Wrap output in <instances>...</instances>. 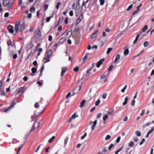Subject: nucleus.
Wrapping results in <instances>:
<instances>
[{"mask_svg":"<svg viewBox=\"0 0 154 154\" xmlns=\"http://www.w3.org/2000/svg\"><path fill=\"white\" fill-rule=\"evenodd\" d=\"M21 21H17L15 23V31L16 32L20 31L21 32H23L25 27L23 25L21 24Z\"/></svg>","mask_w":154,"mask_h":154,"instance_id":"obj_1","label":"nucleus"},{"mask_svg":"<svg viewBox=\"0 0 154 154\" xmlns=\"http://www.w3.org/2000/svg\"><path fill=\"white\" fill-rule=\"evenodd\" d=\"M81 86L76 87L73 91L72 95L73 96L74 94H78L81 90Z\"/></svg>","mask_w":154,"mask_h":154,"instance_id":"obj_2","label":"nucleus"},{"mask_svg":"<svg viewBox=\"0 0 154 154\" xmlns=\"http://www.w3.org/2000/svg\"><path fill=\"white\" fill-rule=\"evenodd\" d=\"M79 116L76 114V113H74L70 118L68 120V122H70L71 121L73 120L74 119H75L76 117H78Z\"/></svg>","mask_w":154,"mask_h":154,"instance_id":"obj_3","label":"nucleus"},{"mask_svg":"<svg viewBox=\"0 0 154 154\" xmlns=\"http://www.w3.org/2000/svg\"><path fill=\"white\" fill-rule=\"evenodd\" d=\"M104 59H102L98 62L97 63V67L98 68H99L100 66L102 64V63L104 61Z\"/></svg>","mask_w":154,"mask_h":154,"instance_id":"obj_4","label":"nucleus"},{"mask_svg":"<svg viewBox=\"0 0 154 154\" xmlns=\"http://www.w3.org/2000/svg\"><path fill=\"white\" fill-rule=\"evenodd\" d=\"M67 71V69L65 67H63L61 69V76H63V75Z\"/></svg>","mask_w":154,"mask_h":154,"instance_id":"obj_5","label":"nucleus"},{"mask_svg":"<svg viewBox=\"0 0 154 154\" xmlns=\"http://www.w3.org/2000/svg\"><path fill=\"white\" fill-rule=\"evenodd\" d=\"M41 124V123L38 120H36L34 124H35V126H37V128H38L39 127Z\"/></svg>","mask_w":154,"mask_h":154,"instance_id":"obj_6","label":"nucleus"},{"mask_svg":"<svg viewBox=\"0 0 154 154\" xmlns=\"http://www.w3.org/2000/svg\"><path fill=\"white\" fill-rule=\"evenodd\" d=\"M98 33V30H97L96 31L92 34V35H91V39H92L93 38H94L97 35Z\"/></svg>","mask_w":154,"mask_h":154,"instance_id":"obj_7","label":"nucleus"},{"mask_svg":"<svg viewBox=\"0 0 154 154\" xmlns=\"http://www.w3.org/2000/svg\"><path fill=\"white\" fill-rule=\"evenodd\" d=\"M52 54L51 50L50 49L47 51V56L48 57H50Z\"/></svg>","mask_w":154,"mask_h":154,"instance_id":"obj_8","label":"nucleus"},{"mask_svg":"<svg viewBox=\"0 0 154 154\" xmlns=\"http://www.w3.org/2000/svg\"><path fill=\"white\" fill-rule=\"evenodd\" d=\"M120 57L121 55L120 54H117L116 57L114 61V63H115L119 60L120 58Z\"/></svg>","mask_w":154,"mask_h":154,"instance_id":"obj_9","label":"nucleus"},{"mask_svg":"<svg viewBox=\"0 0 154 154\" xmlns=\"http://www.w3.org/2000/svg\"><path fill=\"white\" fill-rule=\"evenodd\" d=\"M49 57H48L47 56L45 57H44L43 59V61L44 63H46L50 61V60L49 59Z\"/></svg>","mask_w":154,"mask_h":154,"instance_id":"obj_10","label":"nucleus"},{"mask_svg":"<svg viewBox=\"0 0 154 154\" xmlns=\"http://www.w3.org/2000/svg\"><path fill=\"white\" fill-rule=\"evenodd\" d=\"M151 124V122H148L143 125L142 128L143 129H144L146 127L149 126Z\"/></svg>","mask_w":154,"mask_h":154,"instance_id":"obj_11","label":"nucleus"},{"mask_svg":"<svg viewBox=\"0 0 154 154\" xmlns=\"http://www.w3.org/2000/svg\"><path fill=\"white\" fill-rule=\"evenodd\" d=\"M97 120H95L94 122H93V125L91 127V128L92 130H93L94 129L95 127L97 124Z\"/></svg>","mask_w":154,"mask_h":154,"instance_id":"obj_12","label":"nucleus"},{"mask_svg":"<svg viewBox=\"0 0 154 154\" xmlns=\"http://www.w3.org/2000/svg\"><path fill=\"white\" fill-rule=\"evenodd\" d=\"M9 2V1L8 0H3V5L4 6H7Z\"/></svg>","mask_w":154,"mask_h":154,"instance_id":"obj_13","label":"nucleus"},{"mask_svg":"<svg viewBox=\"0 0 154 154\" xmlns=\"http://www.w3.org/2000/svg\"><path fill=\"white\" fill-rule=\"evenodd\" d=\"M33 45H32V43H30L27 45L26 48L28 49H29L32 48L33 47Z\"/></svg>","mask_w":154,"mask_h":154,"instance_id":"obj_14","label":"nucleus"},{"mask_svg":"<svg viewBox=\"0 0 154 154\" xmlns=\"http://www.w3.org/2000/svg\"><path fill=\"white\" fill-rule=\"evenodd\" d=\"M75 45H78L79 43V38L78 37H75Z\"/></svg>","mask_w":154,"mask_h":154,"instance_id":"obj_15","label":"nucleus"},{"mask_svg":"<svg viewBox=\"0 0 154 154\" xmlns=\"http://www.w3.org/2000/svg\"><path fill=\"white\" fill-rule=\"evenodd\" d=\"M72 31H69L67 33L66 35V37L69 38L70 37L72 34Z\"/></svg>","mask_w":154,"mask_h":154,"instance_id":"obj_16","label":"nucleus"},{"mask_svg":"<svg viewBox=\"0 0 154 154\" xmlns=\"http://www.w3.org/2000/svg\"><path fill=\"white\" fill-rule=\"evenodd\" d=\"M86 100H82V101L81 102L80 105V107H82L84 106V105L85 104V103L86 102Z\"/></svg>","mask_w":154,"mask_h":154,"instance_id":"obj_17","label":"nucleus"},{"mask_svg":"<svg viewBox=\"0 0 154 154\" xmlns=\"http://www.w3.org/2000/svg\"><path fill=\"white\" fill-rule=\"evenodd\" d=\"M129 52V51L128 48H127V49H125V51H124V55L125 56H126V55H127L128 54Z\"/></svg>","mask_w":154,"mask_h":154,"instance_id":"obj_18","label":"nucleus"},{"mask_svg":"<svg viewBox=\"0 0 154 154\" xmlns=\"http://www.w3.org/2000/svg\"><path fill=\"white\" fill-rule=\"evenodd\" d=\"M140 36V34H138L135 38V40L133 42L134 44H135L136 42L138 40L139 36Z\"/></svg>","mask_w":154,"mask_h":154,"instance_id":"obj_19","label":"nucleus"},{"mask_svg":"<svg viewBox=\"0 0 154 154\" xmlns=\"http://www.w3.org/2000/svg\"><path fill=\"white\" fill-rule=\"evenodd\" d=\"M134 145V143L133 141H131L128 144V146L130 147H133Z\"/></svg>","mask_w":154,"mask_h":154,"instance_id":"obj_20","label":"nucleus"},{"mask_svg":"<svg viewBox=\"0 0 154 154\" xmlns=\"http://www.w3.org/2000/svg\"><path fill=\"white\" fill-rule=\"evenodd\" d=\"M148 26L147 25L145 26L142 29V32H145L147 29Z\"/></svg>","mask_w":154,"mask_h":154,"instance_id":"obj_21","label":"nucleus"},{"mask_svg":"<svg viewBox=\"0 0 154 154\" xmlns=\"http://www.w3.org/2000/svg\"><path fill=\"white\" fill-rule=\"evenodd\" d=\"M66 40V39L65 38L63 37L60 39L59 40V42L60 43H62L64 42Z\"/></svg>","mask_w":154,"mask_h":154,"instance_id":"obj_22","label":"nucleus"},{"mask_svg":"<svg viewBox=\"0 0 154 154\" xmlns=\"http://www.w3.org/2000/svg\"><path fill=\"white\" fill-rule=\"evenodd\" d=\"M135 134L137 136L140 137L141 136V133L140 131H136Z\"/></svg>","mask_w":154,"mask_h":154,"instance_id":"obj_23","label":"nucleus"},{"mask_svg":"<svg viewBox=\"0 0 154 154\" xmlns=\"http://www.w3.org/2000/svg\"><path fill=\"white\" fill-rule=\"evenodd\" d=\"M14 27L10 25V33H13L14 32Z\"/></svg>","mask_w":154,"mask_h":154,"instance_id":"obj_24","label":"nucleus"},{"mask_svg":"<svg viewBox=\"0 0 154 154\" xmlns=\"http://www.w3.org/2000/svg\"><path fill=\"white\" fill-rule=\"evenodd\" d=\"M127 85H126L124 87V88L122 89L121 91L123 93H124L125 91V90L127 88Z\"/></svg>","mask_w":154,"mask_h":154,"instance_id":"obj_25","label":"nucleus"},{"mask_svg":"<svg viewBox=\"0 0 154 154\" xmlns=\"http://www.w3.org/2000/svg\"><path fill=\"white\" fill-rule=\"evenodd\" d=\"M16 103V101H14L12 102V103L11 104V105H10V108L13 107H14V105H15Z\"/></svg>","mask_w":154,"mask_h":154,"instance_id":"obj_26","label":"nucleus"},{"mask_svg":"<svg viewBox=\"0 0 154 154\" xmlns=\"http://www.w3.org/2000/svg\"><path fill=\"white\" fill-rule=\"evenodd\" d=\"M55 136H53L49 140H48V142L49 143H52L54 140V139L55 138Z\"/></svg>","mask_w":154,"mask_h":154,"instance_id":"obj_27","label":"nucleus"},{"mask_svg":"<svg viewBox=\"0 0 154 154\" xmlns=\"http://www.w3.org/2000/svg\"><path fill=\"white\" fill-rule=\"evenodd\" d=\"M143 45H144V46L145 47H148L149 46V42L148 41H146L144 43Z\"/></svg>","mask_w":154,"mask_h":154,"instance_id":"obj_28","label":"nucleus"},{"mask_svg":"<svg viewBox=\"0 0 154 154\" xmlns=\"http://www.w3.org/2000/svg\"><path fill=\"white\" fill-rule=\"evenodd\" d=\"M30 11L31 12H34L35 11V8L34 7H32L30 10Z\"/></svg>","mask_w":154,"mask_h":154,"instance_id":"obj_29","label":"nucleus"},{"mask_svg":"<svg viewBox=\"0 0 154 154\" xmlns=\"http://www.w3.org/2000/svg\"><path fill=\"white\" fill-rule=\"evenodd\" d=\"M10 46H11L12 48H15V45L14 43H12V42H11L10 41Z\"/></svg>","mask_w":154,"mask_h":154,"instance_id":"obj_30","label":"nucleus"},{"mask_svg":"<svg viewBox=\"0 0 154 154\" xmlns=\"http://www.w3.org/2000/svg\"><path fill=\"white\" fill-rule=\"evenodd\" d=\"M100 100L98 99V100H97V101L95 102V106H98L99 105V104L100 103Z\"/></svg>","mask_w":154,"mask_h":154,"instance_id":"obj_31","label":"nucleus"},{"mask_svg":"<svg viewBox=\"0 0 154 154\" xmlns=\"http://www.w3.org/2000/svg\"><path fill=\"white\" fill-rule=\"evenodd\" d=\"M88 58V55L87 54H86L85 55V57L83 58V60L84 61V62H85L86 61H87V59Z\"/></svg>","mask_w":154,"mask_h":154,"instance_id":"obj_32","label":"nucleus"},{"mask_svg":"<svg viewBox=\"0 0 154 154\" xmlns=\"http://www.w3.org/2000/svg\"><path fill=\"white\" fill-rule=\"evenodd\" d=\"M48 5L47 4H45L44 5V11H45L48 8Z\"/></svg>","mask_w":154,"mask_h":154,"instance_id":"obj_33","label":"nucleus"},{"mask_svg":"<svg viewBox=\"0 0 154 154\" xmlns=\"http://www.w3.org/2000/svg\"><path fill=\"white\" fill-rule=\"evenodd\" d=\"M34 106L36 108H38L39 107L38 103V102L35 103V104H34Z\"/></svg>","mask_w":154,"mask_h":154,"instance_id":"obj_34","label":"nucleus"},{"mask_svg":"<svg viewBox=\"0 0 154 154\" xmlns=\"http://www.w3.org/2000/svg\"><path fill=\"white\" fill-rule=\"evenodd\" d=\"M37 71L35 67H33L32 69V72L36 73Z\"/></svg>","mask_w":154,"mask_h":154,"instance_id":"obj_35","label":"nucleus"},{"mask_svg":"<svg viewBox=\"0 0 154 154\" xmlns=\"http://www.w3.org/2000/svg\"><path fill=\"white\" fill-rule=\"evenodd\" d=\"M113 67V66L112 65H111L108 68V71H111Z\"/></svg>","mask_w":154,"mask_h":154,"instance_id":"obj_36","label":"nucleus"},{"mask_svg":"<svg viewBox=\"0 0 154 154\" xmlns=\"http://www.w3.org/2000/svg\"><path fill=\"white\" fill-rule=\"evenodd\" d=\"M63 19H64L63 17H62L60 18L58 21V23H62V22H63Z\"/></svg>","mask_w":154,"mask_h":154,"instance_id":"obj_37","label":"nucleus"},{"mask_svg":"<svg viewBox=\"0 0 154 154\" xmlns=\"http://www.w3.org/2000/svg\"><path fill=\"white\" fill-rule=\"evenodd\" d=\"M111 138V136L109 135H108L106 137L105 139L106 140H108L110 139Z\"/></svg>","mask_w":154,"mask_h":154,"instance_id":"obj_38","label":"nucleus"},{"mask_svg":"<svg viewBox=\"0 0 154 154\" xmlns=\"http://www.w3.org/2000/svg\"><path fill=\"white\" fill-rule=\"evenodd\" d=\"M112 48H109L108 49V50H107V52H106L107 54H109V53L112 51Z\"/></svg>","mask_w":154,"mask_h":154,"instance_id":"obj_39","label":"nucleus"},{"mask_svg":"<svg viewBox=\"0 0 154 154\" xmlns=\"http://www.w3.org/2000/svg\"><path fill=\"white\" fill-rule=\"evenodd\" d=\"M109 118V116L107 115H105V116L103 117V119L105 122L106 120Z\"/></svg>","mask_w":154,"mask_h":154,"instance_id":"obj_40","label":"nucleus"},{"mask_svg":"<svg viewBox=\"0 0 154 154\" xmlns=\"http://www.w3.org/2000/svg\"><path fill=\"white\" fill-rule=\"evenodd\" d=\"M100 5H103L105 3V1L104 0H100Z\"/></svg>","mask_w":154,"mask_h":154,"instance_id":"obj_41","label":"nucleus"},{"mask_svg":"<svg viewBox=\"0 0 154 154\" xmlns=\"http://www.w3.org/2000/svg\"><path fill=\"white\" fill-rule=\"evenodd\" d=\"M68 138L67 137H66V138L64 140V145L65 146L67 144V143L68 141Z\"/></svg>","mask_w":154,"mask_h":154,"instance_id":"obj_42","label":"nucleus"},{"mask_svg":"<svg viewBox=\"0 0 154 154\" xmlns=\"http://www.w3.org/2000/svg\"><path fill=\"white\" fill-rule=\"evenodd\" d=\"M154 127H152V128L149 131V132H148V133H149V134H150L151 133H152L153 131H154Z\"/></svg>","mask_w":154,"mask_h":154,"instance_id":"obj_43","label":"nucleus"},{"mask_svg":"<svg viewBox=\"0 0 154 154\" xmlns=\"http://www.w3.org/2000/svg\"><path fill=\"white\" fill-rule=\"evenodd\" d=\"M139 11V10H138L137 9L136 10H135L134 11H133V13H132V15H134V14H135L136 13H137Z\"/></svg>","mask_w":154,"mask_h":154,"instance_id":"obj_44","label":"nucleus"},{"mask_svg":"<svg viewBox=\"0 0 154 154\" xmlns=\"http://www.w3.org/2000/svg\"><path fill=\"white\" fill-rule=\"evenodd\" d=\"M87 135V133H85L83 136H82L81 137V139L83 140L86 136Z\"/></svg>","mask_w":154,"mask_h":154,"instance_id":"obj_45","label":"nucleus"},{"mask_svg":"<svg viewBox=\"0 0 154 154\" xmlns=\"http://www.w3.org/2000/svg\"><path fill=\"white\" fill-rule=\"evenodd\" d=\"M135 100H134V99L133 100H132L131 103V106H134V104H135Z\"/></svg>","mask_w":154,"mask_h":154,"instance_id":"obj_46","label":"nucleus"},{"mask_svg":"<svg viewBox=\"0 0 154 154\" xmlns=\"http://www.w3.org/2000/svg\"><path fill=\"white\" fill-rule=\"evenodd\" d=\"M53 17V16H51V17H48V18H47V20H46V22H49L50 21V20Z\"/></svg>","mask_w":154,"mask_h":154,"instance_id":"obj_47","label":"nucleus"},{"mask_svg":"<svg viewBox=\"0 0 154 154\" xmlns=\"http://www.w3.org/2000/svg\"><path fill=\"white\" fill-rule=\"evenodd\" d=\"M106 147H104L102 149V151L103 152H106L107 151V150L106 149Z\"/></svg>","mask_w":154,"mask_h":154,"instance_id":"obj_48","label":"nucleus"},{"mask_svg":"<svg viewBox=\"0 0 154 154\" xmlns=\"http://www.w3.org/2000/svg\"><path fill=\"white\" fill-rule=\"evenodd\" d=\"M10 110V106H9L6 109L4 110V112H7Z\"/></svg>","mask_w":154,"mask_h":154,"instance_id":"obj_49","label":"nucleus"},{"mask_svg":"<svg viewBox=\"0 0 154 154\" xmlns=\"http://www.w3.org/2000/svg\"><path fill=\"white\" fill-rule=\"evenodd\" d=\"M132 6H133V5L132 4L131 5L127 8V10L128 11H129L130 9H131L132 8Z\"/></svg>","mask_w":154,"mask_h":154,"instance_id":"obj_50","label":"nucleus"},{"mask_svg":"<svg viewBox=\"0 0 154 154\" xmlns=\"http://www.w3.org/2000/svg\"><path fill=\"white\" fill-rule=\"evenodd\" d=\"M79 69V68L78 66H77L75 68H74L73 69L74 71L75 72H77Z\"/></svg>","mask_w":154,"mask_h":154,"instance_id":"obj_51","label":"nucleus"},{"mask_svg":"<svg viewBox=\"0 0 154 154\" xmlns=\"http://www.w3.org/2000/svg\"><path fill=\"white\" fill-rule=\"evenodd\" d=\"M145 139L144 138H143L142 139L141 142L140 143V145H142L143 143L145 142Z\"/></svg>","mask_w":154,"mask_h":154,"instance_id":"obj_52","label":"nucleus"},{"mask_svg":"<svg viewBox=\"0 0 154 154\" xmlns=\"http://www.w3.org/2000/svg\"><path fill=\"white\" fill-rule=\"evenodd\" d=\"M121 139V137H119L117 138V140H116V142L117 143H119L120 141V140Z\"/></svg>","mask_w":154,"mask_h":154,"instance_id":"obj_53","label":"nucleus"},{"mask_svg":"<svg viewBox=\"0 0 154 154\" xmlns=\"http://www.w3.org/2000/svg\"><path fill=\"white\" fill-rule=\"evenodd\" d=\"M35 124H34L32 127V128L30 131V132L33 131H34L35 130Z\"/></svg>","mask_w":154,"mask_h":154,"instance_id":"obj_54","label":"nucleus"},{"mask_svg":"<svg viewBox=\"0 0 154 154\" xmlns=\"http://www.w3.org/2000/svg\"><path fill=\"white\" fill-rule=\"evenodd\" d=\"M104 42L103 41H101L100 43V46H102L104 44Z\"/></svg>","mask_w":154,"mask_h":154,"instance_id":"obj_55","label":"nucleus"},{"mask_svg":"<svg viewBox=\"0 0 154 154\" xmlns=\"http://www.w3.org/2000/svg\"><path fill=\"white\" fill-rule=\"evenodd\" d=\"M61 5V3L60 2H58V3L57 4V5L56 6V8L58 9L59 8V6Z\"/></svg>","mask_w":154,"mask_h":154,"instance_id":"obj_56","label":"nucleus"},{"mask_svg":"<svg viewBox=\"0 0 154 154\" xmlns=\"http://www.w3.org/2000/svg\"><path fill=\"white\" fill-rule=\"evenodd\" d=\"M144 52V50H142L137 55L135 56V57H136L139 56L140 55H141V54L143 53Z\"/></svg>","mask_w":154,"mask_h":154,"instance_id":"obj_57","label":"nucleus"},{"mask_svg":"<svg viewBox=\"0 0 154 154\" xmlns=\"http://www.w3.org/2000/svg\"><path fill=\"white\" fill-rule=\"evenodd\" d=\"M9 13L8 12L6 13L4 15V17H8L9 15Z\"/></svg>","mask_w":154,"mask_h":154,"instance_id":"obj_58","label":"nucleus"},{"mask_svg":"<svg viewBox=\"0 0 154 154\" xmlns=\"http://www.w3.org/2000/svg\"><path fill=\"white\" fill-rule=\"evenodd\" d=\"M106 77V75H102L100 77V79H103L105 78V77Z\"/></svg>","mask_w":154,"mask_h":154,"instance_id":"obj_59","label":"nucleus"},{"mask_svg":"<svg viewBox=\"0 0 154 154\" xmlns=\"http://www.w3.org/2000/svg\"><path fill=\"white\" fill-rule=\"evenodd\" d=\"M13 59H15L17 57V55L16 54H14L13 56Z\"/></svg>","mask_w":154,"mask_h":154,"instance_id":"obj_60","label":"nucleus"},{"mask_svg":"<svg viewBox=\"0 0 154 154\" xmlns=\"http://www.w3.org/2000/svg\"><path fill=\"white\" fill-rule=\"evenodd\" d=\"M38 35L39 36H41V31L39 29L38 30Z\"/></svg>","mask_w":154,"mask_h":154,"instance_id":"obj_61","label":"nucleus"},{"mask_svg":"<svg viewBox=\"0 0 154 154\" xmlns=\"http://www.w3.org/2000/svg\"><path fill=\"white\" fill-rule=\"evenodd\" d=\"M19 3L18 5L19 6H21L22 4V0H19Z\"/></svg>","mask_w":154,"mask_h":154,"instance_id":"obj_62","label":"nucleus"},{"mask_svg":"<svg viewBox=\"0 0 154 154\" xmlns=\"http://www.w3.org/2000/svg\"><path fill=\"white\" fill-rule=\"evenodd\" d=\"M52 36L51 35H50L49 36L48 40L49 41H51L52 40Z\"/></svg>","mask_w":154,"mask_h":154,"instance_id":"obj_63","label":"nucleus"},{"mask_svg":"<svg viewBox=\"0 0 154 154\" xmlns=\"http://www.w3.org/2000/svg\"><path fill=\"white\" fill-rule=\"evenodd\" d=\"M23 80L25 81H26L28 80V77L27 76H25L23 78Z\"/></svg>","mask_w":154,"mask_h":154,"instance_id":"obj_64","label":"nucleus"}]
</instances>
